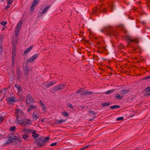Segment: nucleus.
I'll return each instance as SVG.
<instances>
[{
	"mask_svg": "<svg viewBox=\"0 0 150 150\" xmlns=\"http://www.w3.org/2000/svg\"><path fill=\"white\" fill-rule=\"evenodd\" d=\"M15 115L17 117L21 118L25 116V114L23 112L22 110L18 109L16 110Z\"/></svg>",
	"mask_w": 150,
	"mask_h": 150,
	"instance_id": "obj_1",
	"label": "nucleus"
},
{
	"mask_svg": "<svg viewBox=\"0 0 150 150\" xmlns=\"http://www.w3.org/2000/svg\"><path fill=\"white\" fill-rule=\"evenodd\" d=\"M6 100L8 103L11 104H13L15 102L18 101L13 96L8 97L6 99Z\"/></svg>",
	"mask_w": 150,
	"mask_h": 150,
	"instance_id": "obj_2",
	"label": "nucleus"
},
{
	"mask_svg": "<svg viewBox=\"0 0 150 150\" xmlns=\"http://www.w3.org/2000/svg\"><path fill=\"white\" fill-rule=\"evenodd\" d=\"M10 138L13 140H15L16 142H19L21 141V137L19 136V135L17 134H11L9 136Z\"/></svg>",
	"mask_w": 150,
	"mask_h": 150,
	"instance_id": "obj_3",
	"label": "nucleus"
},
{
	"mask_svg": "<svg viewBox=\"0 0 150 150\" xmlns=\"http://www.w3.org/2000/svg\"><path fill=\"white\" fill-rule=\"evenodd\" d=\"M7 89L5 88L2 89L0 91V100H1L2 99L4 98L5 96H6V93L7 92Z\"/></svg>",
	"mask_w": 150,
	"mask_h": 150,
	"instance_id": "obj_4",
	"label": "nucleus"
},
{
	"mask_svg": "<svg viewBox=\"0 0 150 150\" xmlns=\"http://www.w3.org/2000/svg\"><path fill=\"white\" fill-rule=\"evenodd\" d=\"M22 24V21H20L18 22L16 26L15 31V33L16 36L18 35V33L20 30Z\"/></svg>",
	"mask_w": 150,
	"mask_h": 150,
	"instance_id": "obj_5",
	"label": "nucleus"
},
{
	"mask_svg": "<svg viewBox=\"0 0 150 150\" xmlns=\"http://www.w3.org/2000/svg\"><path fill=\"white\" fill-rule=\"evenodd\" d=\"M34 102V99L32 98L31 95H28L27 96L26 100V102L27 104H31Z\"/></svg>",
	"mask_w": 150,
	"mask_h": 150,
	"instance_id": "obj_6",
	"label": "nucleus"
},
{
	"mask_svg": "<svg viewBox=\"0 0 150 150\" xmlns=\"http://www.w3.org/2000/svg\"><path fill=\"white\" fill-rule=\"evenodd\" d=\"M38 0H35L31 6L30 7V13H33L34 11L33 10L35 8V6L38 4Z\"/></svg>",
	"mask_w": 150,
	"mask_h": 150,
	"instance_id": "obj_7",
	"label": "nucleus"
},
{
	"mask_svg": "<svg viewBox=\"0 0 150 150\" xmlns=\"http://www.w3.org/2000/svg\"><path fill=\"white\" fill-rule=\"evenodd\" d=\"M40 116L39 111H35L33 113V118L35 120H37Z\"/></svg>",
	"mask_w": 150,
	"mask_h": 150,
	"instance_id": "obj_8",
	"label": "nucleus"
},
{
	"mask_svg": "<svg viewBox=\"0 0 150 150\" xmlns=\"http://www.w3.org/2000/svg\"><path fill=\"white\" fill-rule=\"evenodd\" d=\"M36 142L37 144L40 147L43 146L45 143V141L41 138L36 139Z\"/></svg>",
	"mask_w": 150,
	"mask_h": 150,
	"instance_id": "obj_9",
	"label": "nucleus"
},
{
	"mask_svg": "<svg viewBox=\"0 0 150 150\" xmlns=\"http://www.w3.org/2000/svg\"><path fill=\"white\" fill-rule=\"evenodd\" d=\"M50 7V6L49 5L46 6L44 9H42L40 10V12L39 13V14L40 16H41L43 14L46 13Z\"/></svg>",
	"mask_w": 150,
	"mask_h": 150,
	"instance_id": "obj_10",
	"label": "nucleus"
},
{
	"mask_svg": "<svg viewBox=\"0 0 150 150\" xmlns=\"http://www.w3.org/2000/svg\"><path fill=\"white\" fill-rule=\"evenodd\" d=\"M38 55L39 54H35L27 60L28 62L30 63L33 62L35 59L38 57Z\"/></svg>",
	"mask_w": 150,
	"mask_h": 150,
	"instance_id": "obj_11",
	"label": "nucleus"
},
{
	"mask_svg": "<svg viewBox=\"0 0 150 150\" xmlns=\"http://www.w3.org/2000/svg\"><path fill=\"white\" fill-rule=\"evenodd\" d=\"M83 89H80L78 90L76 92L77 93H81V95H85L86 94H89V92L87 91H83Z\"/></svg>",
	"mask_w": 150,
	"mask_h": 150,
	"instance_id": "obj_12",
	"label": "nucleus"
},
{
	"mask_svg": "<svg viewBox=\"0 0 150 150\" xmlns=\"http://www.w3.org/2000/svg\"><path fill=\"white\" fill-rule=\"evenodd\" d=\"M31 121L30 120L24 119H23V126H25L26 125H29L31 124Z\"/></svg>",
	"mask_w": 150,
	"mask_h": 150,
	"instance_id": "obj_13",
	"label": "nucleus"
},
{
	"mask_svg": "<svg viewBox=\"0 0 150 150\" xmlns=\"http://www.w3.org/2000/svg\"><path fill=\"white\" fill-rule=\"evenodd\" d=\"M21 117H17L16 122L18 124H21L23 125V119H22Z\"/></svg>",
	"mask_w": 150,
	"mask_h": 150,
	"instance_id": "obj_14",
	"label": "nucleus"
},
{
	"mask_svg": "<svg viewBox=\"0 0 150 150\" xmlns=\"http://www.w3.org/2000/svg\"><path fill=\"white\" fill-rule=\"evenodd\" d=\"M64 85L60 84L54 87V90L55 91H57L63 88Z\"/></svg>",
	"mask_w": 150,
	"mask_h": 150,
	"instance_id": "obj_15",
	"label": "nucleus"
},
{
	"mask_svg": "<svg viewBox=\"0 0 150 150\" xmlns=\"http://www.w3.org/2000/svg\"><path fill=\"white\" fill-rule=\"evenodd\" d=\"M39 103L40 106H41L43 110L44 111H45L47 109V108H46L45 105L42 103V101L41 100L40 101Z\"/></svg>",
	"mask_w": 150,
	"mask_h": 150,
	"instance_id": "obj_16",
	"label": "nucleus"
},
{
	"mask_svg": "<svg viewBox=\"0 0 150 150\" xmlns=\"http://www.w3.org/2000/svg\"><path fill=\"white\" fill-rule=\"evenodd\" d=\"M33 47V46H30V47H29L28 49H26L24 51V54H26L29 52L30 51L32 50Z\"/></svg>",
	"mask_w": 150,
	"mask_h": 150,
	"instance_id": "obj_17",
	"label": "nucleus"
},
{
	"mask_svg": "<svg viewBox=\"0 0 150 150\" xmlns=\"http://www.w3.org/2000/svg\"><path fill=\"white\" fill-rule=\"evenodd\" d=\"M18 93L20 92L21 91V87L20 85L18 84H16L15 86Z\"/></svg>",
	"mask_w": 150,
	"mask_h": 150,
	"instance_id": "obj_18",
	"label": "nucleus"
},
{
	"mask_svg": "<svg viewBox=\"0 0 150 150\" xmlns=\"http://www.w3.org/2000/svg\"><path fill=\"white\" fill-rule=\"evenodd\" d=\"M66 120L64 119H61L59 120H57L56 121V123L57 124H61L62 123L65 122Z\"/></svg>",
	"mask_w": 150,
	"mask_h": 150,
	"instance_id": "obj_19",
	"label": "nucleus"
},
{
	"mask_svg": "<svg viewBox=\"0 0 150 150\" xmlns=\"http://www.w3.org/2000/svg\"><path fill=\"white\" fill-rule=\"evenodd\" d=\"M32 136L33 138H36L39 136V135L36 133L35 131H33L32 132Z\"/></svg>",
	"mask_w": 150,
	"mask_h": 150,
	"instance_id": "obj_20",
	"label": "nucleus"
},
{
	"mask_svg": "<svg viewBox=\"0 0 150 150\" xmlns=\"http://www.w3.org/2000/svg\"><path fill=\"white\" fill-rule=\"evenodd\" d=\"M56 83V82H55L54 81H52V82H50L48 85H47L45 84V85H46V86L47 88H49L51 86L54 85Z\"/></svg>",
	"mask_w": 150,
	"mask_h": 150,
	"instance_id": "obj_21",
	"label": "nucleus"
},
{
	"mask_svg": "<svg viewBox=\"0 0 150 150\" xmlns=\"http://www.w3.org/2000/svg\"><path fill=\"white\" fill-rule=\"evenodd\" d=\"M24 70V72L25 74L26 75L27 74L28 72V66L24 67H23Z\"/></svg>",
	"mask_w": 150,
	"mask_h": 150,
	"instance_id": "obj_22",
	"label": "nucleus"
},
{
	"mask_svg": "<svg viewBox=\"0 0 150 150\" xmlns=\"http://www.w3.org/2000/svg\"><path fill=\"white\" fill-rule=\"evenodd\" d=\"M128 91L126 90H123L120 91V93L121 94L125 95L126 93H127Z\"/></svg>",
	"mask_w": 150,
	"mask_h": 150,
	"instance_id": "obj_23",
	"label": "nucleus"
},
{
	"mask_svg": "<svg viewBox=\"0 0 150 150\" xmlns=\"http://www.w3.org/2000/svg\"><path fill=\"white\" fill-rule=\"evenodd\" d=\"M115 97L118 99H122L123 97L119 94H117L115 96Z\"/></svg>",
	"mask_w": 150,
	"mask_h": 150,
	"instance_id": "obj_24",
	"label": "nucleus"
},
{
	"mask_svg": "<svg viewBox=\"0 0 150 150\" xmlns=\"http://www.w3.org/2000/svg\"><path fill=\"white\" fill-rule=\"evenodd\" d=\"M115 91V90H109V91H106L105 93L106 94H110V93H112Z\"/></svg>",
	"mask_w": 150,
	"mask_h": 150,
	"instance_id": "obj_25",
	"label": "nucleus"
},
{
	"mask_svg": "<svg viewBox=\"0 0 150 150\" xmlns=\"http://www.w3.org/2000/svg\"><path fill=\"white\" fill-rule=\"evenodd\" d=\"M16 52L15 50H13L12 53V57L15 58L16 57Z\"/></svg>",
	"mask_w": 150,
	"mask_h": 150,
	"instance_id": "obj_26",
	"label": "nucleus"
},
{
	"mask_svg": "<svg viewBox=\"0 0 150 150\" xmlns=\"http://www.w3.org/2000/svg\"><path fill=\"white\" fill-rule=\"evenodd\" d=\"M23 130L24 132L28 133H29L31 132L30 130L27 128H24Z\"/></svg>",
	"mask_w": 150,
	"mask_h": 150,
	"instance_id": "obj_27",
	"label": "nucleus"
},
{
	"mask_svg": "<svg viewBox=\"0 0 150 150\" xmlns=\"http://www.w3.org/2000/svg\"><path fill=\"white\" fill-rule=\"evenodd\" d=\"M13 141V140L11 139V138H10V136H9V139L6 140V143L9 144V143H11Z\"/></svg>",
	"mask_w": 150,
	"mask_h": 150,
	"instance_id": "obj_28",
	"label": "nucleus"
},
{
	"mask_svg": "<svg viewBox=\"0 0 150 150\" xmlns=\"http://www.w3.org/2000/svg\"><path fill=\"white\" fill-rule=\"evenodd\" d=\"M120 106L118 105H115L110 107V108L112 109H115L119 108Z\"/></svg>",
	"mask_w": 150,
	"mask_h": 150,
	"instance_id": "obj_29",
	"label": "nucleus"
},
{
	"mask_svg": "<svg viewBox=\"0 0 150 150\" xmlns=\"http://www.w3.org/2000/svg\"><path fill=\"white\" fill-rule=\"evenodd\" d=\"M16 127L14 126H13L10 127V130L12 131H14L16 130Z\"/></svg>",
	"mask_w": 150,
	"mask_h": 150,
	"instance_id": "obj_30",
	"label": "nucleus"
},
{
	"mask_svg": "<svg viewBox=\"0 0 150 150\" xmlns=\"http://www.w3.org/2000/svg\"><path fill=\"white\" fill-rule=\"evenodd\" d=\"M102 105L103 106H109V104L108 103H103Z\"/></svg>",
	"mask_w": 150,
	"mask_h": 150,
	"instance_id": "obj_31",
	"label": "nucleus"
},
{
	"mask_svg": "<svg viewBox=\"0 0 150 150\" xmlns=\"http://www.w3.org/2000/svg\"><path fill=\"white\" fill-rule=\"evenodd\" d=\"M15 59H16V57H15V58L12 57V65L13 66L14 65Z\"/></svg>",
	"mask_w": 150,
	"mask_h": 150,
	"instance_id": "obj_32",
	"label": "nucleus"
},
{
	"mask_svg": "<svg viewBox=\"0 0 150 150\" xmlns=\"http://www.w3.org/2000/svg\"><path fill=\"white\" fill-rule=\"evenodd\" d=\"M28 137V136L26 134H25L23 135V138L25 140H26Z\"/></svg>",
	"mask_w": 150,
	"mask_h": 150,
	"instance_id": "obj_33",
	"label": "nucleus"
},
{
	"mask_svg": "<svg viewBox=\"0 0 150 150\" xmlns=\"http://www.w3.org/2000/svg\"><path fill=\"white\" fill-rule=\"evenodd\" d=\"M7 22L6 21H5V22H2L1 23V24L2 25H4V26H5V25H6L7 24Z\"/></svg>",
	"mask_w": 150,
	"mask_h": 150,
	"instance_id": "obj_34",
	"label": "nucleus"
},
{
	"mask_svg": "<svg viewBox=\"0 0 150 150\" xmlns=\"http://www.w3.org/2000/svg\"><path fill=\"white\" fill-rule=\"evenodd\" d=\"M63 115L65 117H67V116H68L69 115L66 112H64L62 113Z\"/></svg>",
	"mask_w": 150,
	"mask_h": 150,
	"instance_id": "obj_35",
	"label": "nucleus"
},
{
	"mask_svg": "<svg viewBox=\"0 0 150 150\" xmlns=\"http://www.w3.org/2000/svg\"><path fill=\"white\" fill-rule=\"evenodd\" d=\"M123 119V117H118L117 118L116 120L117 121L122 120Z\"/></svg>",
	"mask_w": 150,
	"mask_h": 150,
	"instance_id": "obj_36",
	"label": "nucleus"
},
{
	"mask_svg": "<svg viewBox=\"0 0 150 150\" xmlns=\"http://www.w3.org/2000/svg\"><path fill=\"white\" fill-rule=\"evenodd\" d=\"M13 1V0H9L7 2V4L10 5L12 3Z\"/></svg>",
	"mask_w": 150,
	"mask_h": 150,
	"instance_id": "obj_37",
	"label": "nucleus"
},
{
	"mask_svg": "<svg viewBox=\"0 0 150 150\" xmlns=\"http://www.w3.org/2000/svg\"><path fill=\"white\" fill-rule=\"evenodd\" d=\"M49 139V137H45L44 138L43 140H44L45 142V143Z\"/></svg>",
	"mask_w": 150,
	"mask_h": 150,
	"instance_id": "obj_38",
	"label": "nucleus"
},
{
	"mask_svg": "<svg viewBox=\"0 0 150 150\" xmlns=\"http://www.w3.org/2000/svg\"><path fill=\"white\" fill-rule=\"evenodd\" d=\"M57 144V142H54V143H52L51 144V146H56Z\"/></svg>",
	"mask_w": 150,
	"mask_h": 150,
	"instance_id": "obj_39",
	"label": "nucleus"
},
{
	"mask_svg": "<svg viewBox=\"0 0 150 150\" xmlns=\"http://www.w3.org/2000/svg\"><path fill=\"white\" fill-rule=\"evenodd\" d=\"M4 119V117L2 116H0V122H1Z\"/></svg>",
	"mask_w": 150,
	"mask_h": 150,
	"instance_id": "obj_40",
	"label": "nucleus"
},
{
	"mask_svg": "<svg viewBox=\"0 0 150 150\" xmlns=\"http://www.w3.org/2000/svg\"><path fill=\"white\" fill-rule=\"evenodd\" d=\"M146 91L147 92L150 91V87H148L146 88Z\"/></svg>",
	"mask_w": 150,
	"mask_h": 150,
	"instance_id": "obj_41",
	"label": "nucleus"
},
{
	"mask_svg": "<svg viewBox=\"0 0 150 150\" xmlns=\"http://www.w3.org/2000/svg\"><path fill=\"white\" fill-rule=\"evenodd\" d=\"M32 110V107L31 105L30 106V107L28 109V112H29L30 111Z\"/></svg>",
	"mask_w": 150,
	"mask_h": 150,
	"instance_id": "obj_42",
	"label": "nucleus"
},
{
	"mask_svg": "<svg viewBox=\"0 0 150 150\" xmlns=\"http://www.w3.org/2000/svg\"><path fill=\"white\" fill-rule=\"evenodd\" d=\"M31 106L32 107V109H35L37 108V106L35 105H31Z\"/></svg>",
	"mask_w": 150,
	"mask_h": 150,
	"instance_id": "obj_43",
	"label": "nucleus"
},
{
	"mask_svg": "<svg viewBox=\"0 0 150 150\" xmlns=\"http://www.w3.org/2000/svg\"><path fill=\"white\" fill-rule=\"evenodd\" d=\"M8 4L7 6H6L5 8V9H7L8 8H9V7H10V5L8 4Z\"/></svg>",
	"mask_w": 150,
	"mask_h": 150,
	"instance_id": "obj_44",
	"label": "nucleus"
},
{
	"mask_svg": "<svg viewBox=\"0 0 150 150\" xmlns=\"http://www.w3.org/2000/svg\"><path fill=\"white\" fill-rule=\"evenodd\" d=\"M88 146H85V147H83V148H82L81 149H80V150H83V149H85V148H86V147H87Z\"/></svg>",
	"mask_w": 150,
	"mask_h": 150,
	"instance_id": "obj_45",
	"label": "nucleus"
},
{
	"mask_svg": "<svg viewBox=\"0 0 150 150\" xmlns=\"http://www.w3.org/2000/svg\"><path fill=\"white\" fill-rule=\"evenodd\" d=\"M69 106L70 108H72V106L71 105V104H70L69 105Z\"/></svg>",
	"mask_w": 150,
	"mask_h": 150,
	"instance_id": "obj_46",
	"label": "nucleus"
},
{
	"mask_svg": "<svg viewBox=\"0 0 150 150\" xmlns=\"http://www.w3.org/2000/svg\"><path fill=\"white\" fill-rule=\"evenodd\" d=\"M2 52V49L1 48L0 49V53H1Z\"/></svg>",
	"mask_w": 150,
	"mask_h": 150,
	"instance_id": "obj_47",
	"label": "nucleus"
},
{
	"mask_svg": "<svg viewBox=\"0 0 150 150\" xmlns=\"http://www.w3.org/2000/svg\"><path fill=\"white\" fill-rule=\"evenodd\" d=\"M0 0V1H1V2H3V1H4V0Z\"/></svg>",
	"mask_w": 150,
	"mask_h": 150,
	"instance_id": "obj_48",
	"label": "nucleus"
},
{
	"mask_svg": "<svg viewBox=\"0 0 150 150\" xmlns=\"http://www.w3.org/2000/svg\"><path fill=\"white\" fill-rule=\"evenodd\" d=\"M41 122H44V120L43 119H42L41 120Z\"/></svg>",
	"mask_w": 150,
	"mask_h": 150,
	"instance_id": "obj_49",
	"label": "nucleus"
},
{
	"mask_svg": "<svg viewBox=\"0 0 150 150\" xmlns=\"http://www.w3.org/2000/svg\"><path fill=\"white\" fill-rule=\"evenodd\" d=\"M130 41H133V40H131Z\"/></svg>",
	"mask_w": 150,
	"mask_h": 150,
	"instance_id": "obj_50",
	"label": "nucleus"
},
{
	"mask_svg": "<svg viewBox=\"0 0 150 150\" xmlns=\"http://www.w3.org/2000/svg\"><path fill=\"white\" fill-rule=\"evenodd\" d=\"M150 78V76H149V77H148V78Z\"/></svg>",
	"mask_w": 150,
	"mask_h": 150,
	"instance_id": "obj_51",
	"label": "nucleus"
},
{
	"mask_svg": "<svg viewBox=\"0 0 150 150\" xmlns=\"http://www.w3.org/2000/svg\"><path fill=\"white\" fill-rule=\"evenodd\" d=\"M4 30V28H3V29H2V30Z\"/></svg>",
	"mask_w": 150,
	"mask_h": 150,
	"instance_id": "obj_52",
	"label": "nucleus"
},
{
	"mask_svg": "<svg viewBox=\"0 0 150 150\" xmlns=\"http://www.w3.org/2000/svg\"><path fill=\"white\" fill-rule=\"evenodd\" d=\"M149 94H150V93H149Z\"/></svg>",
	"mask_w": 150,
	"mask_h": 150,
	"instance_id": "obj_53",
	"label": "nucleus"
}]
</instances>
